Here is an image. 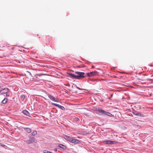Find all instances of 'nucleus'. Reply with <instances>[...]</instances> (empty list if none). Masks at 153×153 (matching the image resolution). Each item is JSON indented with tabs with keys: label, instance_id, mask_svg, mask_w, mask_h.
I'll return each instance as SVG.
<instances>
[{
	"label": "nucleus",
	"instance_id": "1",
	"mask_svg": "<svg viewBox=\"0 0 153 153\" xmlns=\"http://www.w3.org/2000/svg\"><path fill=\"white\" fill-rule=\"evenodd\" d=\"M75 73L77 74L78 75H75L71 73H68V74L71 77L75 79H80L81 78H85L86 76H85V73L83 72L76 71L75 72Z\"/></svg>",
	"mask_w": 153,
	"mask_h": 153
},
{
	"label": "nucleus",
	"instance_id": "2",
	"mask_svg": "<svg viewBox=\"0 0 153 153\" xmlns=\"http://www.w3.org/2000/svg\"><path fill=\"white\" fill-rule=\"evenodd\" d=\"M87 76L89 77H92L98 74V72L97 71H92L86 74Z\"/></svg>",
	"mask_w": 153,
	"mask_h": 153
},
{
	"label": "nucleus",
	"instance_id": "3",
	"mask_svg": "<svg viewBox=\"0 0 153 153\" xmlns=\"http://www.w3.org/2000/svg\"><path fill=\"white\" fill-rule=\"evenodd\" d=\"M51 104L53 105H54L56 107H57L58 108L61 109H62V110L64 111L65 109V108L64 106H62L61 105H60L58 104H57L56 103H52Z\"/></svg>",
	"mask_w": 153,
	"mask_h": 153
},
{
	"label": "nucleus",
	"instance_id": "4",
	"mask_svg": "<svg viewBox=\"0 0 153 153\" xmlns=\"http://www.w3.org/2000/svg\"><path fill=\"white\" fill-rule=\"evenodd\" d=\"M104 143L107 144H113L116 143V142L115 141H111L109 140H105L104 141Z\"/></svg>",
	"mask_w": 153,
	"mask_h": 153
},
{
	"label": "nucleus",
	"instance_id": "5",
	"mask_svg": "<svg viewBox=\"0 0 153 153\" xmlns=\"http://www.w3.org/2000/svg\"><path fill=\"white\" fill-rule=\"evenodd\" d=\"M48 96L50 99L52 101L56 102H58V100L56 99L54 97L52 96L50 94H48Z\"/></svg>",
	"mask_w": 153,
	"mask_h": 153
},
{
	"label": "nucleus",
	"instance_id": "6",
	"mask_svg": "<svg viewBox=\"0 0 153 153\" xmlns=\"http://www.w3.org/2000/svg\"><path fill=\"white\" fill-rule=\"evenodd\" d=\"M8 89L7 88H2L0 90V93L2 94H5L8 91Z\"/></svg>",
	"mask_w": 153,
	"mask_h": 153
},
{
	"label": "nucleus",
	"instance_id": "7",
	"mask_svg": "<svg viewBox=\"0 0 153 153\" xmlns=\"http://www.w3.org/2000/svg\"><path fill=\"white\" fill-rule=\"evenodd\" d=\"M133 113L134 115L140 117H144V114H142L140 112L134 111L133 112Z\"/></svg>",
	"mask_w": 153,
	"mask_h": 153
},
{
	"label": "nucleus",
	"instance_id": "8",
	"mask_svg": "<svg viewBox=\"0 0 153 153\" xmlns=\"http://www.w3.org/2000/svg\"><path fill=\"white\" fill-rule=\"evenodd\" d=\"M63 137L67 141H68L70 142L71 141V140L72 138H71L70 136H69L68 135H65L63 136Z\"/></svg>",
	"mask_w": 153,
	"mask_h": 153
},
{
	"label": "nucleus",
	"instance_id": "9",
	"mask_svg": "<svg viewBox=\"0 0 153 153\" xmlns=\"http://www.w3.org/2000/svg\"><path fill=\"white\" fill-rule=\"evenodd\" d=\"M70 142L72 143L78 144L80 142V141L78 140L72 138Z\"/></svg>",
	"mask_w": 153,
	"mask_h": 153
},
{
	"label": "nucleus",
	"instance_id": "10",
	"mask_svg": "<svg viewBox=\"0 0 153 153\" xmlns=\"http://www.w3.org/2000/svg\"><path fill=\"white\" fill-rule=\"evenodd\" d=\"M23 113L27 116L30 117V114L27 110L25 109L23 111Z\"/></svg>",
	"mask_w": 153,
	"mask_h": 153
},
{
	"label": "nucleus",
	"instance_id": "11",
	"mask_svg": "<svg viewBox=\"0 0 153 153\" xmlns=\"http://www.w3.org/2000/svg\"><path fill=\"white\" fill-rule=\"evenodd\" d=\"M97 111L100 113H102L105 115H106L107 113V112L104 111V110L102 108L98 109Z\"/></svg>",
	"mask_w": 153,
	"mask_h": 153
},
{
	"label": "nucleus",
	"instance_id": "12",
	"mask_svg": "<svg viewBox=\"0 0 153 153\" xmlns=\"http://www.w3.org/2000/svg\"><path fill=\"white\" fill-rule=\"evenodd\" d=\"M97 111L100 113H102L105 115H106L107 113V112L104 111V110L102 108L98 109Z\"/></svg>",
	"mask_w": 153,
	"mask_h": 153
},
{
	"label": "nucleus",
	"instance_id": "13",
	"mask_svg": "<svg viewBox=\"0 0 153 153\" xmlns=\"http://www.w3.org/2000/svg\"><path fill=\"white\" fill-rule=\"evenodd\" d=\"M58 146L59 148H61L64 150L66 149V147L65 145L62 144H59V145Z\"/></svg>",
	"mask_w": 153,
	"mask_h": 153
},
{
	"label": "nucleus",
	"instance_id": "14",
	"mask_svg": "<svg viewBox=\"0 0 153 153\" xmlns=\"http://www.w3.org/2000/svg\"><path fill=\"white\" fill-rule=\"evenodd\" d=\"M24 130L28 133H30L31 132V129L28 128H24Z\"/></svg>",
	"mask_w": 153,
	"mask_h": 153
},
{
	"label": "nucleus",
	"instance_id": "15",
	"mask_svg": "<svg viewBox=\"0 0 153 153\" xmlns=\"http://www.w3.org/2000/svg\"><path fill=\"white\" fill-rule=\"evenodd\" d=\"M7 98H5L1 102L3 104H5L7 102Z\"/></svg>",
	"mask_w": 153,
	"mask_h": 153
},
{
	"label": "nucleus",
	"instance_id": "16",
	"mask_svg": "<svg viewBox=\"0 0 153 153\" xmlns=\"http://www.w3.org/2000/svg\"><path fill=\"white\" fill-rule=\"evenodd\" d=\"M25 142L28 144H30L33 143V142L30 140H27Z\"/></svg>",
	"mask_w": 153,
	"mask_h": 153
},
{
	"label": "nucleus",
	"instance_id": "17",
	"mask_svg": "<svg viewBox=\"0 0 153 153\" xmlns=\"http://www.w3.org/2000/svg\"><path fill=\"white\" fill-rule=\"evenodd\" d=\"M29 138L30 139V140L32 141V142H33V143L34 141L35 140V139L34 137L31 136H30Z\"/></svg>",
	"mask_w": 153,
	"mask_h": 153
},
{
	"label": "nucleus",
	"instance_id": "18",
	"mask_svg": "<svg viewBox=\"0 0 153 153\" xmlns=\"http://www.w3.org/2000/svg\"><path fill=\"white\" fill-rule=\"evenodd\" d=\"M37 131H34L31 134V135L35 136L37 134Z\"/></svg>",
	"mask_w": 153,
	"mask_h": 153
},
{
	"label": "nucleus",
	"instance_id": "19",
	"mask_svg": "<svg viewBox=\"0 0 153 153\" xmlns=\"http://www.w3.org/2000/svg\"><path fill=\"white\" fill-rule=\"evenodd\" d=\"M25 98V95H22L21 96V100L22 101H23Z\"/></svg>",
	"mask_w": 153,
	"mask_h": 153
},
{
	"label": "nucleus",
	"instance_id": "20",
	"mask_svg": "<svg viewBox=\"0 0 153 153\" xmlns=\"http://www.w3.org/2000/svg\"><path fill=\"white\" fill-rule=\"evenodd\" d=\"M106 115L108 116H111V115H112L110 113L108 112H107V113Z\"/></svg>",
	"mask_w": 153,
	"mask_h": 153
},
{
	"label": "nucleus",
	"instance_id": "21",
	"mask_svg": "<svg viewBox=\"0 0 153 153\" xmlns=\"http://www.w3.org/2000/svg\"><path fill=\"white\" fill-rule=\"evenodd\" d=\"M6 94V96L7 97H9L10 96V94L8 93H7V92L5 93Z\"/></svg>",
	"mask_w": 153,
	"mask_h": 153
},
{
	"label": "nucleus",
	"instance_id": "22",
	"mask_svg": "<svg viewBox=\"0 0 153 153\" xmlns=\"http://www.w3.org/2000/svg\"><path fill=\"white\" fill-rule=\"evenodd\" d=\"M79 120V119L78 118H75V121H77Z\"/></svg>",
	"mask_w": 153,
	"mask_h": 153
},
{
	"label": "nucleus",
	"instance_id": "23",
	"mask_svg": "<svg viewBox=\"0 0 153 153\" xmlns=\"http://www.w3.org/2000/svg\"><path fill=\"white\" fill-rule=\"evenodd\" d=\"M111 96H110V97L108 98V99H109V100H110V99H111V97H112V96H113V94H111Z\"/></svg>",
	"mask_w": 153,
	"mask_h": 153
},
{
	"label": "nucleus",
	"instance_id": "24",
	"mask_svg": "<svg viewBox=\"0 0 153 153\" xmlns=\"http://www.w3.org/2000/svg\"><path fill=\"white\" fill-rule=\"evenodd\" d=\"M57 151V149H54V151L55 152H56Z\"/></svg>",
	"mask_w": 153,
	"mask_h": 153
},
{
	"label": "nucleus",
	"instance_id": "25",
	"mask_svg": "<svg viewBox=\"0 0 153 153\" xmlns=\"http://www.w3.org/2000/svg\"><path fill=\"white\" fill-rule=\"evenodd\" d=\"M77 87V88L78 89L80 90H81V89L80 88H79V87Z\"/></svg>",
	"mask_w": 153,
	"mask_h": 153
},
{
	"label": "nucleus",
	"instance_id": "26",
	"mask_svg": "<svg viewBox=\"0 0 153 153\" xmlns=\"http://www.w3.org/2000/svg\"><path fill=\"white\" fill-rule=\"evenodd\" d=\"M147 80H149V81H151V80H152V79H148Z\"/></svg>",
	"mask_w": 153,
	"mask_h": 153
},
{
	"label": "nucleus",
	"instance_id": "27",
	"mask_svg": "<svg viewBox=\"0 0 153 153\" xmlns=\"http://www.w3.org/2000/svg\"><path fill=\"white\" fill-rule=\"evenodd\" d=\"M1 146L3 147H4V145H1Z\"/></svg>",
	"mask_w": 153,
	"mask_h": 153
},
{
	"label": "nucleus",
	"instance_id": "28",
	"mask_svg": "<svg viewBox=\"0 0 153 153\" xmlns=\"http://www.w3.org/2000/svg\"><path fill=\"white\" fill-rule=\"evenodd\" d=\"M150 66H152V65H150Z\"/></svg>",
	"mask_w": 153,
	"mask_h": 153
}]
</instances>
